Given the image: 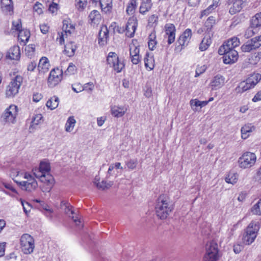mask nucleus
Segmentation results:
<instances>
[{"label": "nucleus", "instance_id": "nucleus-48", "mask_svg": "<svg viewBox=\"0 0 261 261\" xmlns=\"http://www.w3.org/2000/svg\"><path fill=\"white\" fill-rule=\"evenodd\" d=\"M42 118L43 117L41 114H37L35 115L32 118L31 125L30 127V129H31V127H33L34 126L37 125L39 124H40L42 121Z\"/></svg>", "mask_w": 261, "mask_h": 261}, {"label": "nucleus", "instance_id": "nucleus-21", "mask_svg": "<svg viewBox=\"0 0 261 261\" xmlns=\"http://www.w3.org/2000/svg\"><path fill=\"white\" fill-rule=\"evenodd\" d=\"M192 34V31L191 29H186L179 36L177 40V43L181 47H184L187 45L191 40Z\"/></svg>", "mask_w": 261, "mask_h": 261}, {"label": "nucleus", "instance_id": "nucleus-34", "mask_svg": "<svg viewBox=\"0 0 261 261\" xmlns=\"http://www.w3.org/2000/svg\"><path fill=\"white\" fill-rule=\"evenodd\" d=\"M99 3L102 12L109 14L112 9V0H100Z\"/></svg>", "mask_w": 261, "mask_h": 261}, {"label": "nucleus", "instance_id": "nucleus-32", "mask_svg": "<svg viewBox=\"0 0 261 261\" xmlns=\"http://www.w3.org/2000/svg\"><path fill=\"white\" fill-rule=\"evenodd\" d=\"M3 185L8 190L7 191H4L6 194L19 200L18 193L11 184L3 183Z\"/></svg>", "mask_w": 261, "mask_h": 261}, {"label": "nucleus", "instance_id": "nucleus-41", "mask_svg": "<svg viewBox=\"0 0 261 261\" xmlns=\"http://www.w3.org/2000/svg\"><path fill=\"white\" fill-rule=\"evenodd\" d=\"M239 175L237 173L229 172L225 177V180L227 183L234 185L238 180Z\"/></svg>", "mask_w": 261, "mask_h": 261}, {"label": "nucleus", "instance_id": "nucleus-47", "mask_svg": "<svg viewBox=\"0 0 261 261\" xmlns=\"http://www.w3.org/2000/svg\"><path fill=\"white\" fill-rule=\"evenodd\" d=\"M21 30L22 29L21 20L20 19H18L16 20H14L12 22L11 31L13 32H14V31L19 32L20 31H21Z\"/></svg>", "mask_w": 261, "mask_h": 261}, {"label": "nucleus", "instance_id": "nucleus-11", "mask_svg": "<svg viewBox=\"0 0 261 261\" xmlns=\"http://www.w3.org/2000/svg\"><path fill=\"white\" fill-rule=\"evenodd\" d=\"M61 207L64 210L65 213L71 217L75 225L80 229L83 227V224L79 216L75 214L72 210V206L68 202L62 201L61 202Z\"/></svg>", "mask_w": 261, "mask_h": 261}, {"label": "nucleus", "instance_id": "nucleus-33", "mask_svg": "<svg viewBox=\"0 0 261 261\" xmlns=\"http://www.w3.org/2000/svg\"><path fill=\"white\" fill-rule=\"evenodd\" d=\"M30 37V32L27 29H23L18 32V39L20 43L25 45L29 41Z\"/></svg>", "mask_w": 261, "mask_h": 261}, {"label": "nucleus", "instance_id": "nucleus-59", "mask_svg": "<svg viewBox=\"0 0 261 261\" xmlns=\"http://www.w3.org/2000/svg\"><path fill=\"white\" fill-rule=\"evenodd\" d=\"M113 185V182L111 181H102L100 188L103 190L109 189Z\"/></svg>", "mask_w": 261, "mask_h": 261}, {"label": "nucleus", "instance_id": "nucleus-14", "mask_svg": "<svg viewBox=\"0 0 261 261\" xmlns=\"http://www.w3.org/2000/svg\"><path fill=\"white\" fill-rule=\"evenodd\" d=\"M138 25V22L137 18L134 16L130 17L126 23L125 29L119 30V33H123L125 32V35L128 37H132L134 36Z\"/></svg>", "mask_w": 261, "mask_h": 261}, {"label": "nucleus", "instance_id": "nucleus-50", "mask_svg": "<svg viewBox=\"0 0 261 261\" xmlns=\"http://www.w3.org/2000/svg\"><path fill=\"white\" fill-rule=\"evenodd\" d=\"M207 69V66L205 65H198L196 70H195V77H198L200 74L203 73Z\"/></svg>", "mask_w": 261, "mask_h": 261}, {"label": "nucleus", "instance_id": "nucleus-28", "mask_svg": "<svg viewBox=\"0 0 261 261\" xmlns=\"http://www.w3.org/2000/svg\"><path fill=\"white\" fill-rule=\"evenodd\" d=\"M123 170L121 163L116 162L111 164L109 166L108 173L110 175L117 176L118 174H121Z\"/></svg>", "mask_w": 261, "mask_h": 261}, {"label": "nucleus", "instance_id": "nucleus-1", "mask_svg": "<svg viewBox=\"0 0 261 261\" xmlns=\"http://www.w3.org/2000/svg\"><path fill=\"white\" fill-rule=\"evenodd\" d=\"M50 166L47 161H41L38 168L32 170L33 175L46 187L45 192H49L54 185V179L50 174Z\"/></svg>", "mask_w": 261, "mask_h": 261}, {"label": "nucleus", "instance_id": "nucleus-60", "mask_svg": "<svg viewBox=\"0 0 261 261\" xmlns=\"http://www.w3.org/2000/svg\"><path fill=\"white\" fill-rule=\"evenodd\" d=\"M34 11L38 14H40L42 13V5L38 2H37L33 7Z\"/></svg>", "mask_w": 261, "mask_h": 261}, {"label": "nucleus", "instance_id": "nucleus-15", "mask_svg": "<svg viewBox=\"0 0 261 261\" xmlns=\"http://www.w3.org/2000/svg\"><path fill=\"white\" fill-rule=\"evenodd\" d=\"M62 70L59 68L52 69L48 78V86L53 88L57 85L62 80Z\"/></svg>", "mask_w": 261, "mask_h": 261}, {"label": "nucleus", "instance_id": "nucleus-39", "mask_svg": "<svg viewBox=\"0 0 261 261\" xmlns=\"http://www.w3.org/2000/svg\"><path fill=\"white\" fill-rule=\"evenodd\" d=\"M255 238L251 234L244 230L242 237V243L245 245H250L254 241Z\"/></svg>", "mask_w": 261, "mask_h": 261}, {"label": "nucleus", "instance_id": "nucleus-8", "mask_svg": "<svg viewBox=\"0 0 261 261\" xmlns=\"http://www.w3.org/2000/svg\"><path fill=\"white\" fill-rule=\"evenodd\" d=\"M23 174V177L25 180L16 182L21 187L22 190L26 191L31 192L35 190L38 187V183L35 179L33 174L29 172H24Z\"/></svg>", "mask_w": 261, "mask_h": 261}, {"label": "nucleus", "instance_id": "nucleus-6", "mask_svg": "<svg viewBox=\"0 0 261 261\" xmlns=\"http://www.w3.org/2000/svg\"><path fill=\"white\" fill-rule=\"evenodd\" d=\"M257 157L254 153L246 151L239 158L238 166L241 169H248L253 167L256 162Z\"/></svg>", "mask_w": 261, "mask_h": 261}, {"label": "nucleus", "instance_id": "nucleus-62", "mask_svg": "<svg viewBox=\"0 0 261 261\" xmlns=\"http://www.w3.org/2000/svg\"><path fill=\"white\" fill-rule=\"evenodd\" d=\"M251 39L253 43L255 45L256 48H258L261 45V35L255 37Z\"/></svg>", "mask_w": 261, "mask_h": 261}, {"label": "nucleus", "instance_id": "nucleus-36", "mask_svg": "<svg viewBox=\"0 0 261 261\" xmlns=\"http://www.w3.org/2000/svg\"><path fill=\"white\" fill-rule=\"evenodd\" d=\"M152 6V4L151 1H141L139 7V12L142 15H145L147 12L150 11Z\"/></svg>", "mask_w": 261, "mask_h": 261}, {"label": "nucleus", "instance_id": "nucleus-22", "mask_svg": "<svg viewBox=\"0 0 261 261\" xmlns=\"http://www.w3.org/2000/svg\"><path fill=\"white\" fill-rule=\"evenodd\" d=\"M6 58L10 60H19L20 58V49L18 45H14L8 51Z\"/></svg>", "mask_w": 261, "mask_h": 261}, {"label": "nucleus", "instance_id": "nucleus-49", "mask_svg": "<svg viewBox=\"0 0 261 261\" xmlns=\"http://www.w3.org/2000/svg\"><path fill=\"white\" fill-rule=\"evenodd\" d=\"M138 164V161L137 159H130L125 162V165L127 168L129 170L135 169Z\"/></svg>", "mask_w": 261, "mask_h": 261}, {"label": "nucleus", "instance_id": "nucleus-53", "mask_svg": "<svg viewBox=\"0 0 261 261\" xmlns=\"http://www.w3.org/2000/svg\"><path fill=\"white\" fill-rule=\"evenodd\" d=\"M87 0H75V6L78 10H83L87 5Z\"/></svg>", "mask_w": 261, "mask_h": 261}, {"label": "nucleus", "instance_id": "nucleus-10", "mask_svg": "<svg viewBox=\"0 0 261 261\" xmlns=\"http://www.w3.org/2000/svg\"><path fill=\"white\" fill-rule=\"evenodd\" d=\"M22 80L21 76L17 75L12 80L6 88V95L7 97H13L18 93Z\"/></svg>", "mask_w": 261, "mask_h": 261}, {"label": "nucleus", "instance_id": "nucleus-45", "mask_svg": "<svg viewBox=\"0 0 261 261\" xmlns=\"http://www.w3.org/2000/svg\"><path fill=\"white\" fill-rule=\"evenodd\" d=\"M88 21L91 25H95L98 20V11L94 10L90 12L88 16Z\"/></svg>", "mask_w": 261, "mask_h": 261}, {"label": "nucleus", "instance_id": "nucleus-51", "mask_svg": "<svg viewBox=\"0 0 261 261\" xmlns=\"http://www.w3.org/2000/svg\"><path fill=\"white\" fill-rule=\"evenodd\" d=\"M190 105L192 109L194 111L196 112L197 111L196 108L200 107V101L197 98L192 99L190 101Z\"/></svg>", "mask_w": 261, "mask_h": 261}, {"label": "nucleus", "instance_id": "nucleus-24", "mask_svg": "<svg viewBox=\"0 0 261 261\" xmlns=\"http://www.w3.org/2000/svg\"><path fill=\"white\" fill-rule=\"evenodd\" d=\"M50 64L48 59L45 57H42L39 61L38 65L39 73L44 74L47 72L49 70Z\"/></svg>", "mask_w": 261, "mask_h": 261}, {"label": "nucleus", "instance_id": "nucleus-54", "mask_svg": "<svg viewBox=\"0 0 261 261\" xmlns=\"http://www.w3.org/2000/svg\"><path fill=\"white\" fill-rule=\"evenodd\" d=\"M261 59V53H255L249 59L250 63L256 64Z\"/></svg>", "mask_w": 261, "mask_h": 261}, {"label": "nucleus", "instance_id": "nucleus-35", "mask_svg": "<svg viewBox=\"0 0 261 261\" xmlns=\"http://www.w3.org/2000/svg\"><path fill=\"white\" fill-rule=\"evenodd\" d=\"M137 0H129L126 5V13L128 15H132L135 13L137 7Z\"/></svg>", "mask_w": 261, "mask_h": 261}, {"label": "nucleus", "instance_id": "nucleus-26", "mask_svg": "<svg viewBox=\"0 0 261 261\" xmlns=\"http://www.w3.org/2000/svg\"><path fill=\"white\" fill-rule=\"evenodd\" d=\"M127 111V107L125 106H113L111 107V114L115 117H121L124 115Z\"/></svg>", "mask_w": 261, "mask_h": 261}, {"label": "nucleus", "instance_id": "nucleus-46", "mask_svg": "<svg viewBox=\"0 0 261 261\" xmlns=\"http://www.w3.org/2000/svg\"><path fill=\"white\" fill-rule=\"evenodd\" d=\"M251 212L253 215H261V198L251 207Z\"/></svg>", "mask_w": 261, "mask_h": 261}, {"label": "nucleus", "instance_id": "nucleus-18", "mask_svg": "<svg viewBox=\"0 0 261 261\" xmlns=\"http://www.w3.org/2000/svg\"><path fill=\"white\" fill-rule=\"evenodd\" d=\"M165 37L168 39V44L173 43L175 39L176 29L173 24L167 23L165 26Z\"/></svg>", "mask_w": 261, "mask_h": 261}, {"label": "nucleus", "instance_id": "nucleus-44", "mask_svg": "<svg viewBox=\"0 0 261 261\" xmlns=\"http://www.w3.org/2000/svg\"><path fill=\"white\" fill-rule=\"evenodd\" d=\"M255 45L253 43L252 39L248 41L246 43L241 46V49L243 52H249L251 50L256 49Z\"/></svg>", "mask_w": 261, "mask_h": 261}, {"label": "nucleus", "instance_id": "nucleus-4", "mask_svg": "<svg viewBox=\"0 0 261 261\" xmlns=\"http://www.w3.org/2000/svg\"><path fill=\"white\" fill-rule=\"evenodd\" d=\"M107 63L116 73H120L125 67L124 61L115 52H110L107 57Z\"/></svg>", "mask_w": 261, "mask_h": 261}, {"label": "nucleus", "instance_id": "nucleus-9", "mask_svg": "<svg viewBox=\"0 0 261 261\" xmlns=\"http://www.w3.org/2000/svg\"><path fill=\"white\" fill-rule=\"evenodd\" d=\"M74 26L71 23L69 19H65L63 21L62 32L59 33V37L57 38V41L60 44L64 43L65 39L68 41V36L74 31Z\"/></svg>", "mask_w": 261, "mask_h": 261}, {"label": "nucleus", "instance_id": "nucleus-52", "mask_svg": "<svg viewBox=\"0 0 261 261\" xmlns=\"http://www.w3.org/2000/svg\"><path fill=\"white\" fill-rule=\"evenodd\" d=\"M35 46L34 44H29L25 48V52L28 57H31L34 53Z\"/></svg>", "mask_w": 261, "mask_h": 261}, {"label": "nucleus", "instance_id": "nucleus-2", "mask_svg": "<svg viewBox=\"0 0 261 261\" xmlns=\"http://www.w3.org/2000/svg\"><path fill=\"white\" fill-rule=\"evenodd\" d=\"M156 216L161 219H166L174 210L173 205L170 203L169 198L161 195L158 198L155 205Z\"/></svg>", "mask_w": 261, "mask_h": 261}, {"label": "nucleus", "instance_id": "nucleus-40", "mask_svg": "<svg viewBox=\"0 0 261 261\" xmlns=\"http://www.w3.org/2000/svg\"><path fill=\"white\" fill-rule=\"evenodd\" d=\"M59 103V98L56 96H54L47 100L46 106L50 110H54L58 107Z\"/></svg>", "mask_w": 261, "mask_h": 261}, {"label": "nucleus", "instance_id": "nucleus-43", "mask_svg": "<svg viewBox=\"0 0 261 261\" xmlns=\"http://www.w3.org/2000/svg\"><path fill=\"white\" fill-rule=\"evenodd\" d=\"M251 25L254 28L261 26V12L256 13L252 17L251 19Z\"/></svg>", "mask_w": 261, "mask_h": 261}, {"label": "nucleus", "instance_id": "nucleus-38", "mask_svg": "<svg viewBox=\"0 0 261 261\" xmlns=\"http://www.w3.org/2000/svg\"><path fill=\"white\" fill-rule=\"evenodd\" d=\"M212 43V40L209 35H205L202 40L199 48L200 51H203L206 50Z\"/></svg>", "mask_w": 261, "mask_h": 261}, {"label": "nucleus", "instance_id": "nucleus-27", "mask_svg": "<svg viewBox=\"0 0 261 261\" xmlns=\"http://www.w3.org/2000/svg\"><path fill=\"white\" fill-rule=\"evenodd\" d=\"M144 61L145 67L147 70L150 71L154 68L155 61L154 56L152 54L146 53L144 58Z\"/></svg>", "mask_w": 261, "mask_h": 261}, {"label": "nucleus", "instance_id": "nucleus-19", "mask_svg": "<svg viewBox=\"0 0 261 261\" xmlns=\"http://www.w3.org/2000/svg\"><path fill=\"white\" fill-rule=\"evenodd\" d=\"M225 82V77L221 75L218 74L212 79L210 86L212 90H217L223 86Z\"/></svg>", "mask_w": 261, "mask_h": 261}, {"label": "nucleus", "instance_id": "nucleus-20", "mask_svg": "<svg viewBox=\"0 0 261 261\" xmlns=\"http://www.w3.org/2000/svg\"><path fill=\"white\" fill-rule=\"evenodd\" d=\"M1 8L5 14L13 15L14 6L12 0H1Z\"/></svg>", "mask_w": 261, "mask_h": 261}, {"label": "nucleus", "instance_id": "nucleus-37", "mask_svg": "<svg viewBox=\"0 0 261 261\" xmlns=\"http://www.w3.org/2000/svg\"><path fill=\"white\" fill-rule=\"evenodd\" d=\"M148 46L150 50H153L157 44L156 34L154 31L152 32L148 38Z\"/></svg>", "mask_w": 261, "mask_h": 261}, {"label": "nucleus", "instance_id": "nucleus-16", "mask_svg": "<svg viewBox=\"0 0 261 261\" xmlns=\"http://www.w3.org/2000/svg\"><path fill=\"white\" fill-rule=\"evenodd\" d=\"M240 40L236 37H233L225 42L218 49V54H224L227 49H234V48L240 45Z\"/></svg>", "mask_w": 261, "mask_h": 261}, {"label": "nucleus", "instance_id": "nucleus-55", "mask_svg": "<svg viewBox=\"0 0 261 261\" xmlns=\"http://www.w3.org/2000/svg\"><path fill=\"white\" fill-rule=\"evenodd\" d=\"M76 66L72 63H70L67 69L65 71V74L66 75L73 74L76 71Z\"/></svg>", "mask_w": 261, "mask_h": 261}, {"label": "nucleus", "instance_id": "nucleus-61", "mask_svg": "<svg viewBox=\"0 0 261 261\" xmlns=\"http://www.w3.org/2000/svg\"><path fill=\"white\" fill-rule=\"evenodd\" d=\"M94 85L92 83H88L85 84L84 88H83V90H85L87 91L88 92H90L94 89Z\"/></svg>", "mask_w": 261, "mask_h": 261}, {"label": "nucleus", "instance_id": "nucleus-31", "mask_svg": "<svg viewBox=\"0 0 261 261\" xmlns=\"http://www.w3.org/2000/svg\"><path fill=\"white\" fill-rule=\"evenodd\" d=\"M109 38V32L106 27H102L99 32V44L104 45L107 43Z\"/></svg>", "mask_w": 261, "mask_h": 261}, {"label": "nucleus", "instance_id": "nucleus-29", "mask_svg": "<svg viewBox=\"0 0 261 261\" xmlns=\"http://www.w3.org/2000/svg\"><path fill=\"white\" fill-rule=\"evenodd\" d=\"M77 48L75 43L71 41L67 42L65 45L64 53L69 57H73Z\"/></svg>", "mask_w": 261, "mask_h": 261}, {"label": "nucleus", "instance_id": "nucleus-13", "mask_svg": "<svg viewBox=\"0 0 261 261\" xmlns=\"http://www.w3.org/2000/svg\"><path fill=\"white\" fill-rule=\"evenodd\" d=\"M18 114L17 107L14 105H10L6 109L2 116L3 120L8 123H14Z\"/></svg>", "mask_w": 261, "mask_h": 261}, {"label": "nucleus", "instance_id": "nucleus-23", "mask_svg": "<svg viewBox=\"0 0 261 261\" xmlns=\"http://www.w3.org/2000/svg\"><path fill=\"white\" fill-rule=\"evenodd\" d=\"M259 228L260 225L259 222L252 221L244 230L251 234L252 236L256 238Z\"/></svg>", "mask_w": 261, "mask_h": 261}, {"label": "nucleus", "instance_id": "nucleus-3", "mask_svg": "<svg viewBox=\"0 0 261 261\" xmlns=\"http://www.w3.org/2000/svg\"><path fill=\"white\" fill-rule=\"evenodd\" d=\"M261 80V74L258 73H253L250 74L245 81L241 82L237 88L239 92H243L252 89Z\"/></svg>", "mask_w": 261, "mask_h": 261}, {"label": "nucleus", "instance_id": "nucleus-12", "mask_svg": "<svg viewBox=\"0 0 261 261\" xmlns=\"http://www.w3.org/2000/svg\"><path fill=\"white\" fill-rule=\"evenodd\" d=\"M129 55L131 62L134 64H138L141 61V59L139 56V43L137 40L132 39V42L129 44Z\"/></svg>", "mask_w": 261, "mask_h": 261}, {"label": "nucleus", "instance_id": "nucleus-56", "mask_svg": "<svg viewBox=\"0 0 261 261\" xmlns=\"http://www.w3.org/2000/svg\"><path fill=\"white\" fill-rule=\"evenodd\" d=\"M215 22L216 20L214 17H209L205 23V27H207V29H211L215 24Z\"/></svg>", "mask_w": 261, "mask_h": 261}, {"label": "nucleus", "instance_id": "nucleus-17", "mask_svg": "<svg viewBox=\"0 0 261 261\" xmlns=\"http://www.w3.org/2000/svg\"><path fill=\"white\" fill-rule=\"evenodd\" d=\"M223 55V61L225 64H232L238 61V53L235 49H227L224 54H219Z\"/></svg>", "mask_w": 261, "mask_h": 261}, {"label": "nucleus", "instance_id": "nucleus-58", "mask_svg": "<svg viewBox=\"0 0 261 261\" xmlns=\"http://www.w3.org/2000/svg\"><path fill=\"white\" fill-rule=\"evenodd\" d=\"M20 200L21 201V203L23 206V211L26 214H27L31 210V206L30 204L28 202L22 200L21 199H20Z\"/></svg>", "mask_w": 261, "mask_h": 261}, {"label": "nucleus", "instance_id": "nucleus-64", "mask_svg": "<svg viewBox=\"0 0 261 261\" xmlns=\"http://www.w3.org/2000/svg\"><path fill=\"white\" fill-rule=\"evenodd\" d=\"M158 16L156 14L151 15L148 18L149 23H156L158 21Z\"/></svg>", "mask_w": 261, "mask_h": 261}, {"label": "nucleus", "instance_id": "nucleus-25", "mask_svg": "<svg viewBox=\"0 0 261 261\" xmlns=\"http://www.w3.org/2000/svg\"><path fill=\"white\" fill-rule=\"evenodd\" d=\"M246 0H230L231 6L229 8V13L234 14L239 12L243 8V4Z\"/></svg>", "mask_w": 261, "mask_h": 261}, {"label": "nucleus", "instance_id": "nucleus-57", "mask_svg": "<svg viewBox=\"0 0 261 261\" xmlns=\"http://www.w3.org/2000/svg\"><path fill=\"white\" fill-rule=\"evenodd\" d=\"M59 9V5L54 2L49 5L48 11L52 14L56 13Z\"/></svg>", "mask_w": 261, "mask_h": 261}, {"label": "nucleus", "instance_id": "nucleus-5", "mask_svg": "<svg viewBox=\"0 0 261 261\" xmlns=\"http://www.w3.org/2000/svg\"><path fill=\"white\" fill-rule=\"evenodd\" d=\"M219 258L218 246L214 241L207 242L203 261H217Z\"/></svg>", "mask_w": 261, "mask_h": 261}, {"label": "nucleus", "instance_id": "nucleus-42", "mask_svg": "<svg viewBox=\"0 0 261 261\" xmlns=\"http://www.w3.org/2000/svg\"><path fill=\"white\" fill-rule=\"evenodd\" d=\"M76 123V120H75L73 116L69 117L65 124V130L67 132H71L73 130L75 124Z\"/></svg>", "mask_w": 261, "mask_h": 261}, {"label": "nucleus", "instance_id": "nucleus-30", "mask_svg": "<svg viewBox=\"0 0 261 261\" xmlns=\"http://www.w3.org/2000/svg\"><path fill=\"white\" fill-rule=\"evenodd\" d=\"M255 127L251 123H248L245 124L242 127L241 132V137L243 139L245 140L247 139L250 133L254 131Z\"/></svg>", "mask_w": 261, "mask_h": 261}, {"label": "nucleus", "instance_id": "nucleus-63", "mask_svg": "<svg viewBox=\"0 0 261 261\" xmlns=\"http://www.w3.org/2000/svg\"><path fill=\"white\" fill-rule=\"evenodd\" d=\"M214 10H213L211 9V8L208 6L206 9L203 10L201 12L200 18H202V17H203V16H207L210 13H211Z\"/></svg>", "mask_w": 261, "mask_h": 261}, {"label": "nucleus", "instance_id": "nucleus-7", "mask_svg": "<svg viewBox=\"0 0 261 261\" xmlns=\"http://www.w3.org/2000/svg\"><path fill=\"white\" fill-rule=\"evenodd\" d=\"M21 251L25 254L32 253L35 248V241L33 237L28 233L23 234L20 238Z\"/></svg>", "mask_w": 261, "mask_h": 261}]
</instances>
